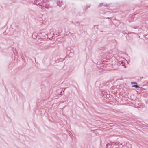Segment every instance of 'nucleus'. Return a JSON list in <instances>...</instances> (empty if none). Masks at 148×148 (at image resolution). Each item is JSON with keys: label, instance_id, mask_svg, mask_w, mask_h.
<instances>
[{"label": "nucleus", "instance_id": "f257e3e1", "mask_svg": "<svg viewBox=\"0 0 148 148\" xmlns=\"http://www.w3.org/2000/svg\"><path fill=\"white\" fill-rule=\"evenodd\" d=\"M131 83H132V84H136L135 85H133V87H135L136 88H138L139 87L137 85V84L136 82H131Z\"/></svg>", "mask_w": 148, "mask_h": 148}, {"label": "nucleus", "instance_id": "f03ea898", "mask_svg": "<svg viewBox=\"0 0 148 148\" xmlns=\"http://www.w3.org/2000/svg\"><path fill=\"white\" fill-rule=\"evenodd\" d=\"M121 32L123 34H126V37L127 36H128V34H127L126 33H125V32L124 31H122Z\"/></svg>", "mask_w": 148, "mask_h": 148}, {"label": "nucleus", "instance_id": "7ed1b4c3", "mask_svg": "<svg viewBox=\"0 0 148 148\" xmlns=\"http://www.w3.org/2000/svg\"><path fill=\"white\" fill-rule=\"evenodd\" d=\"M111 146H112V145L108 143L106 145V147L107 148H108V147L111 148Z\"/></svg>", "mask_w": 148, "mask_h": 148}, {"label": "nucleus", "instance_id": "20e7f679", "mask_svg": "<svg viewBox=\"0 0 148 148\" xmlns=\"http://www.w3.org/2000/svg\"><path fill=\"white\" fill-rule=\"evenodd\" d=\"M60 1H58V2H57V5H58V6L59 7H60L61 6V4H60Z\"/></svg>", "mask_w": 148, "mask_h": 148}, {"label": "nucleus", "instance_id": "39448f33", "mask_svg": "<svg viewBox=\"0 0 148 148\" xmlns=\"http://www.w3.org/2000/svg\"><path fill=\"white\" fill-rule=\"evenodd\" d=\"M49 47H50V45H47L45 47H46L45 49H47V48H49Z\"/></svg>", "mask_w": 148, "mask_h": 148}, {"label": "nucleus", "instance_id": "423d86ee", "mask_svg": "<svg viewBox=\"0 0 148 148\" xmlns=\"http://www.w3.org/2000/svg\"><path fill=\"white\" fill-rule=\"evenodd\" d=\"M131 21H132V20H131L130 19L129 20V21L130 22H131Z\"/></svg>", "mask_w": 148, "mask_h": 148}, {"label": "nucleus", "instance_id": "0eeeda50", "mask_svg": "<svg viewBox=\"0 0 148 148\" xmlns=\"http://www.w3.org/2000/svg\"><path fill=\"white\" fill-rule=\"evenodd\" d=\"M107 5L106 4V5H105H105H104V6H107Z\"/></svg>", "mask_w": 148, "mask_h": 148}, {"label": "nucleus", "instance_id": "6e6552de", "mask_svg": "<svg viewBox=\"0 0 148 148\" xmlns=\"http://www.w3.org/2000/svg\"><path fill=\"white\" fill-rule=\"evenodd\" d=\"M137 28V27H134V29H136V28Z\"/></svg>", "mask_w": 148, "mask_h": 148}, {"label": "nucleus", "instance_id": "1a4fd4ad", "mask_svg": "<svg viewBox=\"0 0 148 148\" xmlns=\"http://www.w3.org/2000/svg\"><path fill=\"white\" fill-rule=\"evenodd\" d=\"M132 33L134 34H135L134 33V32H132Z\"/></svg>", "mask_w": 148, "mask_h": 148}, {"label": "nucleus", "instance_id": "9d476101", "mask_svg": "<svg viewBox=\"0 0 148 148\" xmlns=\"http://www.w3.org/2000/svg\"><path fill=\"white\" fill-rule=\"evenodd\" d=\"M107 18H109L108 17Z\"/></svg>", "mask_w": 148, "mask_h": 148}]
</instances>
